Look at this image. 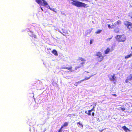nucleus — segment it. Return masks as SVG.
Instances as JSON below:
<instances>
[{
	"instance_id": "nucleus-37",
	"label": "nucleus",
	"mask_w": 132,
	"mask_h": 132,
	"mask_svg": "<svg viewBox=\"0 0 132 132\" xmlns=\"http://www.w3.org/2000/svg\"><path fill=\"white\" fill-rule=\"evenodd\" d=\"M48 7H49V8L50 9H51V8H50V7L49 6H48Z\"/></svg>"
},
{
	"instance_id": "nucleus-5",
	"label": "nucleus",
	"mask_w": 132,
	"mask_h": 132,
	"mask_svg": "<svg viewBox=\"0 0 132 132\" xmlns=\"http://www.w3.org/2000/svg\"><path fill=\"white\" fill-rule=\"evenodd\" d=\"M110 80L111 81H115L116 79V77H115L114 75H111L109 77Z\"/></svg>"
},
{
	"instance_id": "nucleus-35",
	"label": "nucleus",
	"mask_w": 132,
	"mask_h": 132,
	"mask_svg": "<svg viewBox=\"0 0 132 132\" xmlns=\"http://www.w3.org/2000/svg\"><path fill=\"white\" fill-rule=\"evenodd\" d=\"M131 17L132 18V13L131 14Z\"/></svg>"
},
{
	"instance_id": "nucleus-20",
	"label": "nucleus",
	"mask_w": 132,
	"mask_h": 132,
	"mask_svg": "<svg viewBox=\"0 0 132 132\" xmlns=\"http://www.w3.org/2000/svg\"><path fill=\"white\" fill-rule=\"evenodd\" d=\"M121 22L120 21H118L117 23H116V24H121Z\"/></svg>"
},
{
	"instance_id": "nucleus-31",
	"label": "nucleus",
	"mask_w": 132,
	"mask_h": 132,
	"mask_svg": "<svg viewBox=\"0 0 132 132\" xmlns=\"http://www.w3.org/2000/svg\"><path fill=\"white\" fill-rule=\"evenodd\" d=\"M60 32L61 33V34H62L63 35H64H64H64V34H63V33L61 32Z\"/></svg>"
},
{
	"instance_id": "nucleus-9",
	"label": "nucleus",
	"mask_w": 132,
	"mask_h": 132,
	"mask_svg": "<svg viewBox=\"0 0 132 132\" xmlns=\"http://www.w3.org/2000/svg\"><path fill=\"white\" fill-rule=\"evenodd\" d=\"M79 60H80L82 61L81 64L82 65V66L83 65V64L84 62L86 61V60H85L84 59H83L81 57H79Z\"/></svg>"
},
{
	"instance_id": "nucleus-6",
	"label": "nucleus",
	"mask_w": 132,
	"mask_h": 132,
	"mask_svg": "<svg viewBox=\"0 0 132 132\" xmlns=\"http://www.w3.org/2000/svg\"><path fill=\"white\" fill-rule=\"evenodd\" d=\"M112 23V24H108V28L110 29L114 28L115 26H116V24H113Z\"/></svg>"
},
{
	"instance_id": "nucleus-12",
	"label": "nucleus",
	"mask_w": 132,
	"mask_h": 132,
	"mask_svg": "<svg viewBox=\"0 0 132 132\" xmlns=\"http://www.w3.org/2000/svg\"><path fill=\"white\" fill-rule=\"evenodd\" d=\"M132 55L131 54H130L129 55H127L125 56V58L126 59H127L131 57V56Z\"/></svg>"
},
{
	"instance_id": "nucleus-34",
	"label": "nucleus",
	"mask_w": 132,
	"mask_h": 132,
	"mask_svg": "<svg viewBox=\"0 0 132 132\" xmlns=\"http://www.w3.org/2000/svg\"><path fill=\"white\" fill-rule=\"evenodd\" d=\"M40 8H41V10H42V11H43V9H42V7H41Z\"/></svg>"
},
{
	"instance_id": "nucleus-7",
	"label": "nucleus",
	"mask_w": 132,
	"mask_h": 132,
	"mask_svg": "<svg viewBox=\"0 0 132 132\" xmlns=\"http://www.w3.org/2000/svg\"><path fill=\"white\" fill-rule=\"evenodd\" d=\"M122 128L126 132H127L128 131L130 132V130L127 128L125 126H122Z\"/></svg>"
},
{
	"instance_id": "nucleus-11",
	"label": "nucleus",
	"mask_w": 132,
	"mask_h": 132,
	"mask_svg": "<svg viewBox=\"0 0 132 132\" xmlns=\"http://www.w3.org/2000/svg\"><path fill=\"white\" fill-rule=\"evenodd\" d=\"M72 67L71 66L70 67H67V68H66V69H67L68 70H69L70 72H72L73 71L72 70Z\"/></svg>"
},
{
	"instance_id": "nucleus-36",
	"label": "nucleus",
	"mask_w": 132,
	"mask_h": 132,
	"mask_svg": "<svg viewBox=\"0 0 132 132\" xmlns=\"http://www.w3.org/2000/svg\"><path fill=\"white\" fill-rule=\"evenodd\" d=\"M77 84H76L75 83V85H76V86H77Z\"/></svg>"
},
{
	"instance_id": "nucleus-19",
	"label": "nucleus",
	"mask_w": 132,
	"mask_h": 132,
	"mask_svg": "<svg viewBox=\"0 0 132 132\" xmlns=\"http://www.w3.org/2000/svg\"><path fill=\"white\" fill-rule=\"evenodd\" d=\"M83 81H84V80H81L76 83V84H77V83H80Z\"/></svg>"
},
{
	"instance_id": "nucleus-27",
	"label": "nucleus",
	"mask_w": 132,
	"mask_h": 132,
	"mask_svg": "<svg viewBox=\"0 0 132 132\" xmlns=\"http://www.w3.org/2000/svg\"><path fill=\"white\" fill-rule=\"evenodd\" d=\"M90 112H88V113H87V114L88 115H91Z\"/></svg>"
},
{
	"instance_id": "nucleus-33",
	"label": "nucleus",
	"mask_w": 132,
	"mask_h": 132,
	"mask_svg": "<svg viewBox=\"0 0 132 132\" xmlns=\"http://www.w3.org/2000/svg\"><path fill=\"white\" fill-rule=\"evenodd\" d=\"M85 113H87V111H86L85 112Z\"/></svg>"
},
{
	"instance_id": "nucleus-4",
	"label": "nucleus",
	"mask_w": 132,
	"mask_h": 132,
	"mask_svg": "<svg viewBox=\"0 0 132 132\" xmlns=\"http://www.w3.org/2000/svg\"><path fill=\"white\" fill-rule=\"evenodd\" d=\"M42 1L43 2V3L45 6L48 5L47 3L45 0H36V2L39 5L42 3Z\"/></svg>"
},
{
	"instance_id": "nucleus-25",
	"label": "nucleus",
	"mask_w": 132,
	"mask_h": 132,
	"mask_svg": "<svg viewBox=\"0 0 132 132\" xmlns=\"http://www.w3.org/2000/svg\"><path fill=\"white\" fill-rule=\"evenodd\" d=\"M81 67V66H79L78 67H75V69L76 70L77 69L80 68Z\"/></svg>"
},
{
	"instance_id": "nucleus-38",
	"label": "nucleus",
	"mask_w": 132,
	"mask_h": 132,
	"mask_svg": "<svg viewBox=\"0 0 132 132\" xmlns=\"http://www.w3.org/2000/svg\"><path fill=\"white\" fill-rule=\"evenodd\" d=\"M48 7H49V8L50 9H51V8H50V7L49 6H48Z\"/></svg>"
},
{
	"instance_id": "nucleus-18",
	"label": "nucleus",
	"mask_w": 132,
	"mask_h": 132,
	"mask_svg": "<svg viewBox=\"0 0 132 132\" xmlns=\"http://www.w3.org/2000/svg\"><path fill=\"white\" fill-rule=\"evenodd\" d=\"M114 31L116 33H117L119 31V30L118 29H115L114 30Z\"/></svg>"
},
{
	"instance_id": "nucleus-26",
	"label": "nucleus",
	"mask_w": 132,
	"mask_h": 132,
	"mask_svg": "<svg viewBox=\"0 0 132 132\" xmlns=\"http://www.w3.org/2000/svg\"><path fill=\"white\" fill-rule=\"evenodd\" d=\"M112 39V37L110 38H108L106 39L107 41H109L110 40Z\"/></svg>"
},
{
	"instance_id": "nucleus-2",
	"label": "nucleus",
	"mask_w": 132,
	"mask_h": 132,
	"mask_svg": "<svg viewBox=\"0 0 132 132\" xmlns=\"http://www.w3.org/2000/svg\"><path fill=\"white\" fill-rule=\"evenodd\" d=\"M116 39L119 42H124L126 39V37L125 36L122 35H118L116 37Z\"/></svg>"
},
{
	"instance_id": "nucleus-23",
	"label": "nucleus",
	"mask_w": 132,
	"mask_h": 132,
	"mask_svg": "<svg viewBox=\"0 0 132 132\" xmlns=\"http://www.w3.org/2000/svg\"><path fill=\"white\" fill-rule=\"evenodd\" d=\"M96 103H95L94 104V106L93 107V109H94L95 108V107L96 106Z\"/></svg>"
},
{
	"instance_id": "nucleus-17",
	"label": "nucleus",
	"mask_w": 132,
	"mask_h": 132,
	"mask_svg": "<svg viewBox=\"0 0 132 132\" xmlns=\"http://www.w3.org/2000/svg\"><path fill=\"white\" fill-rule=\"evenodd\" d=\"M91 76H90L89 77H86L84 79H83V80H84V81L85 80H88L91 77Z\"/></svg>"
},
{
	"instance_id": "nucleus-42",
	"label": "nucleus",
	"mask_w": 132,
	"mask_h": 132,
	"mask_svg": "<svg viewBox=\"0 0 132 132\" xmlns=\"http://www.w3.org/2000/svg\"><path fill=\"white\" fill-rule=\"evenodd\" d=\"M50 10H52V9H50Z\"/></svg>"
},
{
	"instance_id": "nucleus-21",
	"label": "nucleus",
	"mask_w": 132,
	"mask_h": 132,
	"mask_svg": "<svg viewBox=\"0 0 132 132\" xmlns=\"http://www.w3.org/2000/svg\"><path fill=\"white\" fill-rule=\"evenodd\" d=\"M63 128V127H62L60 128V129L58 131V132H61L62 131V129Z\"/></svg>"
},
{
	"instance_id": "nucleus-32",
	"label": "nucleus",
	"mask_w": 132,
	"mask_h": 132,
	"mask_svg": "<svg viewBox=\"0 0 132 132\" xmlns=\"http://www.w3.org/2000/svg\"><path fill=\"white\" fill-rule=\"evenodd\" d=\"M113 95L115 96H116V94H114Z\"/></svg>"
},
{
	"instance_id": "nucleus-15",
	"label": "nucleus",
	"mask_w": 132,
	"mask_h": 132,
	"mask_svg": "<svg viewBox=\"0 0 132 132\" xmlns=\"http://www.w3.org/2000/svg\"><path fill=\"white\" fill-rule=\"evenodd\" d=\"M110 51V49L109 48H107L105 51V53L106 54H108Z\"/></svg>"
},
{
	"instance_id": "nucleus-24",
	"label": "nucleus",
	"mask_w": 132,
	"mask_h": 132,
	"mask_svg": "<svg viewBox=\"0 0 132 132\" xmlns=\"http://www.w3.org/2000/svg\"><path fill=\"white\" fill-rule=\"evenodd\" d=\"M94 109H93V108L92 109H91V110H89L88 111V112H92V111H94Z\"/></svg>"
},
{
	"instance_id": "nucleus-8",
	"label": "nucleus",
	"mask_w": 132,
	"mask_h": 132,
	"mask_svg": "<svg viewBox=\"0 0 132 132\" xmlns=\"http://www.w3.org/2000/svg\"><path fill=\"white\" fill-rule=\"evenodd\" d=\"M132 80V75H130V77H128L125 81V82L128 83L129 82V81H130Z\"/></svg>"
},
{
	"instance_id": "nucleus-3",
	"label": "nucleus",
	"mask_w": 132,
	"mask_h": 132,
	"mask_svg": "<svg viewBox=\"0 0 132 132\" xmlns=\"http://www.w3.org/2000/svg\"><path fill=\"white\" fill-rule=\"evenodd\" d=\"M125 25L127 26V27L130 30H132V23L128 21H126L124 22Z\"/></svg>"
},
{
	"instance_id": "nucleus-16",
	"label": "nucleus",
	"mask_w": 132,
	"mask_h": 132,
	"mask_svg": "<svg viewBox=\"0 0 132 132\" xmlns=\"http://www.w3.org/2000/svg\"><path fill=\"white\" fill-rule=\"evenodd\" d=\"M68 123L67 122H65V123L62 126V127H66L68 126Z\"/></svg>"
},
{
	"instance_id": "nucleus-28",
	"label": "nucleus",
	"mask_w": 132,
	"mask_h": 132,
	"mask_svg": "<svg viewBox=\"0 0 132 132\" xmlns=\"http://www.w3.org/2000/svg\"><path fill=\"white\" fill-rule=\"evenodd\" d=\"M66 68H67V67H62L61 68H62V69L63 68V69H66Z\"/></svg>"
},
{
	"instance_id": "nucleus-29",
	"label": "nucleus",
	"mask_w": 132,
	"mask_h": 132,
	"mask_svg": "<svg viewBox=\"0 0 132 132\" xmlns=\"http://www.w3.org/2000/svg\"><path fill=\"white\" fill-rule=\"evenodd\" d=\"M92 41H91V40H90V44H92Z\"/></svg>"
},
{
	"instance_id": "nucleus-10",
	"label": "nucleus",
	"mask_w": 132,
	"mask_h": 132,
	"mask_svg": "<svg viewBox=\"0 0 132 132\" xmlns=\"http://www.w3.org/2000/svg\"><path fill=\"white\" fill-rule=\"evenodd\" d=\"M52 52L55 55H57V51L55 50H53V51H52Z\"/></svg>"
},
{
	"instance_id": "nucleus-39",
	"label": "nucleus",
	"mask_w": 132,
	"mask_h": 132,
	"mask_svg": "<svg viewBox=\"0 0 132 132\" xmlns=\"http://www.w3.org/2000/svg\"><path fill=\"white\" fill-rule=\"evenodd\" d=\"M91 30H90L89 31V33H90L91 32Z\"/></svg>"
},
{
	"instance_id": "nucleus-40",
	"label": "nucleus",
	"mask_w": 132,
	"mask_h": 132,
	"mask_svg": "<svg viewBox=\"0 0 132 132\" xmlns=\"http://www.w3.org/2000/svg\"><path fill=\"white\" fill-rule=\"evenodd\" d=\"M103 131V130H102V131Z\"/></svg>"
},
{
	"instance_id": "nucleus-30",
	"label": "nucleus",
	"mask_w": 132,
	"mask_h": 132,
	"mask_svg": "<svg viewBox=\"0 0 132 132\" xmlns=\"http://www.w3.org/2000/svg\"><path fill=\"white\" fill-rule=\"evenodd\" d=\"M92 115L93 116H94V112L93 113H92Z\"/></svg>"
},
{
	"instance_id": "nucleus-41",
	"label": "nucleus",
	"mask_w": 132,
	"mask_h": 132,
	"mask_svg": "<svg viewBox=\"0 0 132 132\" xmlns=\"http://www.w3.org/2000/svg\"><path fill=\"white\" fill-rule=\"evenodd\" d=\"M87 72V73H89V72Z\"/></svg>"
},
{
	"instance_id": "nucleus-14",
	"label": "nucleus",
	"mask_w": 132,
	"mask_h": 132,
	"mask_svg": "<svg viewBox=\"0 0 132 132\" xmlns=\"http://www.w3.org/2000/svg\"><path fill=\"white\" fill-rule=\"evenodd\" d=\"M102 30H99L95 32L96 34H100L102 31Z\"/></svg>"
},
{
	"instance_id": "nucleus-13",
	"label": "nucleus",
	"mask_w": 132,
	"mask_h": 132,
	"mask_svg": "<svg viewBox=\"0 0 132 132\" xmlns=\"http://www.w3.org/2000/svg\"><path fill=\"white\" fill-rule=\"evenodd\" d=\"M119 108L121 110L123 111L125 110H126L124 106H122L120 107Z\"/></svg>"
},
{
	"instance_id": "nucleus-1",
	"label": "nucleus",
	"mask_w": 132,
	"mask_h": 132,
	"mask_svg": "<svg viewBox=\"0 0 132 132\" xmlns=\"http://www.w3.org/2000/svg\"><path fill=\"white\" fill-rule=\"evenodd\" d=\"M95 55L97 56L96 59L98 62H101L103 59L104 57L102 55L100 52H97Z\"/></svg>"
},
{
	"instance_id": "nucleus-22",
	"label": "nucleus",
	"mask_w": 132,
	"mask_h": 132,
	"mask_svg": "<svg viewBox=\"0 0 132 132\" xmlns=\"http://www.w3.org/2000/svg\"><path fill=\"white\" fill-rule=\"evenodd\" d=\"M77 124L78 125V124H79L82 127H83V125L81 124L80 122H78L77 123Z\"/></svg>"
}]
</instances>
